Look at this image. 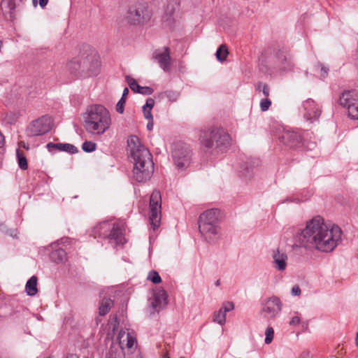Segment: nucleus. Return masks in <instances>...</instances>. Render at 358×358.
<instances>
[{"label":"nucleus","instance_id":"f257e3e1","mask_svg":"<svg viewBox=\"0 0 358 358\" xmlns=\"http://www.w3.org/2000/svg\"><path fill=\"white\" fill-rule=\"evenodd\" d=\"M342 230L336 224L316 215L308 220L297 236L300 245L322 252L333 251L341 241Z\"/></svg>","mask_w":358,"mask_h":358},{"label":"nucleus","instance_id":"f03ea898","mask_svg":"<svg viewBox=\"0 0 358 358\" xmlns=\"http://www.w3.org/2000/svg\"><path fill=\"white\" fill-rule=\"evenodd\" d=\"M127 144L134 164L133 178L138 182H145L150 180L154 172L152 155L136 136H131Z\"/></svg>","mask_w":358,"mask_h":358},{"label":"nucleus","instance_id":"7ed1b4c3","mask_svg":"<svg viewBox=\"0 0 358 358\" xmlns=\"http://www.w3.org/2000/svg\"><path fill=\"white\" fill-rule=\"evenodd\" d=\"M111 117L106 107L101 104L90 106L83 114L85 131L92 135L101 136L110 127Z\"/></svg>","mask_w":358,"mask_h":358},{"label":"nucleus","instance_id":"20e7f679","mask_svg":"<svg viewBox=\"0 0 358 358\" xmlns=\"http://www.w3.org/2000/svg\"><path fill=\"white\" fill-rule=\"evenodd\" d=\"M220 211L212 208L204 211L199 216V230L203 239L209 243H215L221 236L219 222Z\"/></svg>","mask_w":358,"mask_h":358},{"label":"nucleus","instance_id":"39448f33","mask_svg":"<svg viewBox=\"0 0 358 358\" xmlns=\"http://www.w3.org/2000/svg\"><path fill=\"white\" fill-rule=\"evenodd\" d=\"M199 140L201 145L207 150L223 152L230 145V136L222 129L210 127L201 129Z\"/></svg>","mask_w":358,"mask_h":358},{"label":"nucleus","instance_id":"423d86ee","mask_svg":"<svg viewBox=\"0 0 358 358\" xmlns=\"http://www.w3.org/2000/svg\"><path fill=\"white\" fill-rule=\"evenodd\" d=\"M124 224L120 222L112 223L104 221L97 224L93 229L95 236L106 238L113 246L123 245L125 238L123 234Z\"/></svg>","mask_w":358,"mask_h":358},{"label":"nucleus","instance_id":"0eeeda50","mask_svg":"<svg viewBox=\"0 0 358 358\" xmlns=\"http://www.w3.org/2000/svg\"><path fill=\"white\" fill-rule=\"evenodd\" d=\"M150 18V13L147 4L136 2L129 6L124 19L127 23L132 25H138L146 22Z\"/></svg>","mask_w":358,"mask_h":358},{"label":"nucleus","instance_id":"6e6552de","mask_svg":"<svg viewBox=\"0 0 358 358\" xmlns=\"http://www.w3.org/2000/svg\"><path fill=\"white\" fill-rule=\"evenodd\" d=\"M172 157L178 169L187 168L192 161V150L189 145L185 143L176 144L172 151Z\"/></svg>","mask_w":358,"mask_h":358},{"label":"nucleus","instance_id":"1a4fd4ad","mask_svg":"<svg viewBox=\"0 0 358 358\" xmlns=\"http://www.w3.org/2000/svg\"><path fill=\"white\" fill-rule=\"evenodd\" d=\"M162 199L161 194L158 190H154L150 199L149 220L150 225L155 231L161 222Z\"/></svg>","mask_w":358,"mask_h":358},{"label":"nucleus","instance_id":"9d476101","mask_svg":"<svg viewBox=\"0 0 358 358\" xmlns=\"http://www.w3.org/2000/svg\"><path fill=\"white\" fill-rule=\"evenodd\" d=\"M80 63L78 64L81 68L80 77H89L96 75L100 66L99 61L96 54L82 55Z\"/></svg>","mask_w":358,"mask_h":358},{"label":"nucleus","instance_id":"9b49d317","mask_svg":"<svg viewBox=\"0 0 358 358\" xmlns=\"http://www.w3.org/2000/svg\"><path fill=\"white\" fill-rule=\"evenodd\" d=\"M52 121L50 117L42 116L29 124L27 134L29 136H41L51 129Z\"/></svg>","mask_w":358,"mask_h":358},{"label":"nucleus","instance_id":"f8f14e48","mask_svg":"<svg viewBox=\"0 0 358 358\" xmlns=\"http://www.w3.org/2000/svg\"><path fill=\"white\" fill-rule=\"evenodd\" d=\"M339 103L347 108L348 116L350 119L358 120V99L354 98L350 92H345L341 94Z\"/></svg>","mask_w":358,"mask_h":358},{"label":"nucleus","instance_id":"ddd939ff","mask_svg":"<svg viewBox=\"0 0 358 358\" xmlns=\"http://www.w3.org/2000/svg\"><path fill=\"white\" fill-rule=\"evenodd\" d=\"M152 59L164 71L170 70L171 57L169 47H163L162 48L155 50L152 53Z\"/></svg>","mask_w":358,"mask_h":358},{"label":"nucleus","instance_id":"4468645a","mask_svg":"<svg viewBox=\"0 0 358 358\" xmlns=\"http://www.w3.org/2000/svg\"><path fill=\"white\" fill-rule=\"evenodd\" d=\"M281 310V304L277 297H271L264 303L262 314L264 318L271 320L275 318Z\"/></svg>","mask_w":358,"mask_h":358},{"label":"nucleus","instance_id":"2eb2a0df","mask_svg":"<svg viewBox=\"0 0 358 358\" xmlns=\"http://www.w3.org/2000/svg\"><path fill=\"white\" fill-rule=\"evenodd\" d=\"M280 142L291 148H299L303 145L302 136L296 131H283L279 136Z\"/></svg>","mask_w":358,"mask_h":358},{"label":"nucleus","instance_id":"dca6fc26","mask_svg":"<svg viewBox=\"0 0 358 358\" xmlns=\"http://www.w3.org/2000/svg\"><path fill=\"white\" fill-rule=\"evenodd\" d=\"M302 106L304 110L303 116L308 120H316L321 115L320 108L311 99L304 101Z\"/></svg>","mask_w":358,"mask_h":358},{"label":"nucleus","instance_id":"f3484780","mask_svg":"<svg viewBox=\"0 0 358 358\" xmlns=\"http://www.w3.org/2000/svg\"><path fill=\"white\" fill-rule=\"evenodd\" d=\"M168 303L167 294L164 289L155 292L151 307L155 312H159L164 308Z\"/></svg>","mask_w":358,"mask_h":358},{"label":"nucleus","instance_id":"a211bd4d","mask_svg":"<svg viewBox=\"0 0 358 358\" xmlns=\"http://www.w3.org/2000/svg\"><path fill=\"white\" fill-rule=\"evenodd\" d=\"M273 267L280 271H285L287 266L288 257L285 252L277 249L273 254Z\"/></svg>","mask_w":358,"mask_h":358},{"label":"nucleus","instance_id":"6ab92c4d","mask_svg":"<svg viewBox=\"0 0 358 358\" xmlns=\"http://www.w3.org/2000/svg\"><path fill=\"white\" fill-rule=\"evenodd\" d=\"M234 308V306L232 302H224L220 310L214 313L213 321L220 325H223L226 322V313L232 310Z\"/></svg>","mask_w":358,"mask_h":358},{"label":"nucleus","instance_id":"aec40b11","mask_svg":"<svg viewBox=\"0 0 358 358\" xmlns=\"http://www.w3.org/2000/svg\"><path fill=\"white\" fill-rule=\"evenodd\" d=\"M46 148L48 151L51 152L57 150L59 152H65L69 154H76L78 152V148L75 145L70 143H54L50 142L46 145Z\"/></svg>","mask_w":358,"mask_h":358},{"label":"nucleus","instance_id":"412c9836","mask_svg":"<svg viewBox=\"0 0 358 358\" xmlns=\"http://www.w3.org/2000/svg\"><path fill=\"white\" fill-rule=\"evenodd\" d=\"M119 344L122 349L127 348L128 349L131 348L135 343L136 340L129 332L121 330L117 336Z\"/></svg>","mask_w":358,"mask_h":358},{"label":"nucleus","instance_id":"4be33fe9","mask_svg":"<svg viewBox=\"0 0 358 358\" xmlns=\"http://www.w3.org/2000/svg\"><path fill=\"white\" fill-rule=\"evenodd\" d=\"M1 9L5 17L12 20L14 17V11L15 9V1L2 0L1 3Z\"/></svg>","mask_w":358,"mask_h":358},{"label":"nucleus","instance_id":"5701e85b","mask_svg":"<svg viewBox=\"0 0 358 358\" xmlns=\"http://www.w3.org/2000/svg\"><path fill=\"white\" fill-rule=\"evenodd\" d=\"M80 60H81V55L73 58L66 64L69 71L71 74L75 75L76 76L80 77L81 68H80L79 66L78 65V64L80 63Z\"/></svg>","mask_w":358,"mask_h":358},{"label":"nucleus","instance_id":"b1692460","mask_svg":"<svg viewBox=\"0 0 358 358\" xmlns=\"http://www.w3.org/2000/svg\"><path fill=\"white\" fill-rule=\"evenodd\" d=\"M25 291L27 295L33 296H35L38 292L37 289V277L35 275L31 276L26 283Z\"/></svg>","mask_w":358,"mask_h":358},{"label":"nucleus","instance_id":"393cba45","mask_svg":"<svg viewBox=\"0 0 358 358\" xmlns=\"http://www.w3.org/2000/svg\"><path fill=\"white\" fill-rule=\"evenodd\" d=\"M114 305V301L109 298H103L101 300L99 308V315L100 316L106 315Z\"/></svg>","mask_w":358,"mask_h":358},{"label":"nucleus","instance_id":"a878e982","mask_svg":"<svg viewBox=\"0 0 358 358\" xmlns=\"http://www.w3.org/2000/svg\"><path fill=\"white\" fill-rule=\"evenodd\" d=\"M229 54L228 49L226 45H221L215 52L216 59L221 62H224L227 59V57Z\"/></svg>","mask_w":358,"mask_h":358},{"label":"nucleus","instance_id":"bb28decb","mask_svg":"<svg viewBox=\"0 0 358 358\" xmlns=\"http://www.w3.org/2000/svg\"><path fill=\"white\" fill-rule=\"evenodd\" d=\"M51 259L57 263L62 262L66 259V252L62 249L56 250L52 252Z\"/></svg>","mask_w":358,"mask_h":358},{"label":"nucleus","instance_id":"cd10ccee","mask_svg":"<svg viewBox=\"0 0 358 358\" xmlns=\"http://www.w3.org/2000/svg\"><path fill=\"white\" fill-rule=\"evenodd\" d=\"M129 93V90L127 87H125L123 90V93L121 99L119 100L116 105V110L117 113L122 114L124 113V106L126 102V96Z\"/></svg>","mask_w":358,"mask_h":358},{"label":"nucleus","instance_id":"c85d7f7f","mask_svg":"<svg viewBox=\"0 0 358 358\" xmlns=\"http://www.w3.org/2000/svg\"><path fill=\"white\" fill-rule=\"evenodd\" d=\"M17 157L18 160L19 167L22 170H27L28 169V164L26 157L23 153L20 152L19 150H17Z\"/></svg>","mask_w":358,"mask_h":358},{"label":"nucleus","instance_id":"c756f323","mask_svg":"<svg viewBox=\"0 0 358 358\" xmlns=\"http://www.w3.org/2000/svg\"><path fill=\"white\" fill-rule=\"evenodd\" d=\"M96 145L92 141H85L82 145V149L86 152H92L96 150Z\"/></svg>","mask_w":358,"mask_h":358},{"label":"nucleus","instance_id":"7c9ffc66","mask_svg":"<svg viewBox=\"0 0 358 358\" xmlns=\"http://www.w3.org/2000/svg\"><path fill=\"white\" fill-rule=\"evenodd\" d=\"M126 78L130 89L134 92L138 93L141 86L138 84L136 80L129 76H127Z\"/></svg>","mask_w":358,"mask_h":358},{"label":"nucleus","instance_id":"2f4dec72","mask_svg":"<svg viewBox=\"0 0 358 358\" xmlns=\"http://www.w3.org/2000/svg\"><path fill=\"white\" fill-rule=\"evenodd\" d=\"M165 96L171 102H175L179 98L180 94L173 90H167L164 92Z\"/></svg>","mask_w":358,"mask_h":358},{"label":"nucleus","instance_id":"473e14b6","mask_svg":"<svg viewBox=\"0 0 358 358\" xmlns=\"http://www.w3.org/2000/svg\"><path fill=\"white\" fill-rule=\"evenodd\" d=\"M265 343L266 344H270L273 339L274 336V330L272 327H268L266 328L265 331Z\"/></svg>","mask_w":358,"mask_h":358},{"label":"nucleus","instance_id":"72a5a7b5","mask_svg":"<svg viewBox=\"0 0 358 358\" xmlns=\"http://www.w3.org/2000/svg\"><path fill=\"white\" fill-rule=\"evenodd\" d=\"M148 279L155 284L159 283L162 280L159 273L155 271H152L149 273Z\"/></svg>","mask_w":358,"mask_h":358},{"label":"nucleus","instance_id":"f704fd0d","mask_svg":"<svg viewBox=\"0 0 358 358\" xmlns=\"http://www.w3.org/2000/svg\"><path fill=\"white\" fill-rule=\"evenodd\" d=\"M271 105V101L270 99L266 98L263 99L260 101V108L262 111H266L268 110L269 107Z\"/></svg>","mask_w":358,"mask_h":358},{"label":"nucleus","instance_id":"c9c22d12","mask_svg":"<svg viewBox=\"0 0 358 358\" xmlns=\"http://www.w3.org/2000/svg\"><path fill=\"white\" fill-rule=\"evenodd\" d=\"M154 90L150 87H140L138 93L143 95H150L153 93Z\"/></svg>","mask_w":358,"mask_h":358},{"label":"nucleus","instance_id":"e433bc0d","mask_svg":"<svg viewBox=\"0 0 358 358\" xmlns=\"http://www.w3.org/2000/svg\"><path fill=\"white\" fill-rule=\"evenodd\" d=\"M318 68L320 69V77L325 78L328 74L329 69L322 64H318Z\"/></svg>","mask_w":358,"mask_h":358},{"label":"nucleus","instance_id":"4c0bfd02","mask_svg":"<svg viewBox=\"0 0 358 358\" xmlns=\"http://www.w3.org/2000/svg\"><path fill=\"white\" fill-rule=\"evenodd\" d=\"M262 87V92L264 94V95L267 97L269 95V87L268 85H265V84H262V83H259L258 85H257V88L258 90H260V87Z\"/></svg>","mask_w":358,"mask_h":358},{"label":"nucleus","instance_id":"58836bf2","mask_svg":"<svg viewBox=\"0 0 358 358\" xmlns=\"http://www.w3.org/2000/svg\"><path fill=\"white\" fill-rule=\"evenodd\" d=\"M155 105V100L152 98H148L145 104L143 106V108L152 110Z\"/></svg>","mask_w":358,"mask_h":358},{"label":"nucleus","instance_id":"ea45409f","mask_svg":"<svg viewBox=\"0 0 358 358\" xmlns=\"http://www.w3.org/2000/svg\"><path fill=\"white\" fill-rule=\"evenodd\" d=\"M143 112L145 119H148L149 120H153L151 110L143 107Z\"/></svg>","mask_w":358,"mask_h":358},{"label":"nucleus","instance_id":"a19ab883","mask_svg":"<svg viewBox=\"0 0 358 358\" xmlns=\"http://www.w3.org/2000/svg\"><path fill=\"white\" fill-rule=\"evenodd\" d=\"M285 60L287 62L286 66H282L284 70H291L293 67V64L289 57H285Z\"/></svg>","mask_w":358,"mask_h":358},{"label":"nucleus","instance_id":"79ce46f5","mask_svg":"<svg viewBox=\"0 0 358 358\" xmlns=\"http://www.w3.org/2000/svg\"><path fill=\"white\" fill-rule=\"evenodd\" d=\"M301 319L299 316H294L292 318V320L289 322V324L294 326L297 325L300 323Z\"/></svg>","mask_w":358,"mask_h":358},{"label":"nucleus","instance_id":"37998d69","mask_svg":"<svg viewBox=\"0 0 358 358\" xmlns=\"http://www.w3.org/2000/svg\"><path fill=\"white\" fill-rule=\"evenodd\" d=\"M292 293L293 295H299L301 294V289L299 286H294L292 289Z\"/></svg>","mask_w":358,"mask_h":358},{"label":"nucleus","instance_id":"c03bdc74","mask_svg":"<svg viewBox=\"0 0 358 358\" xmlns=\"http://www.w3.org/2000/svg\"><path fill=\"white\" fill-rule=\"evenodd\" d=\"M299 358H313L312 355H310V352L308 351H303L301 352V354L299 355Z\"/></svg>","mask_w":358,"mask_h":358},{"label":"nucleus","instance_id":"a18cd8bd","mask_svg":"<svg viewBox=\"0 0 358 358\" xmlns=\"http://www.w3.org/2000/svg\"><path fill=\"white\" fill-rule=\"evenodd\" d=\"M36 0H33L34 3ZM49 0H39V5L41 8H44L48 3Z\"/></svg>","mask_w":358,"mask_h":358},{"label":"nucleus","instance_id":"49530a36","mask_svg":"<svg viewBox=\"0 0 358 358\" xmlns=\"http://www.w3.org/2000/svg\"><path fill=\"white\" fill-rule=\"evenodd\" d=\"M153 125H154V124H153V120H150V121L148 122V124H147V129H148V130H149V131L152 130V129H153Z\"/></svg>","mask_w":358,"mask_h":358},{"label":"nucleus","instance_id":"de8ad7c7","mask_svg":"<svg viewBox=\"0 0 358 358\" xmlns=\"http://www.w3.org/2000/svg\"><path fill=\"white\" fill-rule=\"evenodd\" d=\"M4 144V136L0 132V148H1Z\"/></svg>","mask_w":358,"mask_h":358},{"label":"nucleus","instance_id":"09e8293b","mask_svg":"<svg viewBox=\"0 0 358 358\" xmlns=\"http://www.w3.org/2000/svg\"><path fill=\"white\" fill-rule=\"evenodd\" d=\"M314 146H315V143H311L310 144V145H307V147H306V148H307L308 149H310H310H313V148H314Z\"/></svg>","mask_w":358,"mask_h":358},{"label":"nucleus","instance_id":"8fccbe9b","mask_svg":"<svg viewBox=\"0 0 358 358\" xmlns=\"http://www.w3.org/2000/svg\"><path fill=\"white\" fill-rule=\"evenodd\" d=\"M220 280H217L216 282H215V286H220Z\"/></svg>","mask_w":358,"mask_h":358},{"label":"nucleus","instance_id":"3c124183","mask_svg":"<svg viewBox=\"0 0 358 358\" xmlns=\"http://www.w3.org/2000/svg\"><path fill=\"white\" fill-rule=\"evenodd\" d=\"M356 345L358 346V333L357 334L356 336Z\"/></svg>","mask_w":358,"mask_h":358},{"label":"nucleus","instance_id":"603ef678","mask_svg":"<svg viewBox=\"0 0 358 358\" xmlns=\"http://www.w3.org/2000/svg\"><path fill=\"white\" fill-rule=\"evenodd\" d=\"M66 358H73V356L72 355H68Z\"/></svg>","mask_w":358,"mask_h":358},{"label":"nucleus","instance_id":"864d4df0","mask_svg":"<svg viewBox=\"0 0 358 358\" xmlns=\"http://www.w3.org/2000/svg\"><path fill=\"white\" fill-rule=\"evenodd\" d=\"M180 358H185L184 357H180Z\"/></svg>","mask_w":358,"mask_h":358},{"label":"nucleus","instance_id":"5fc2aeb1","mask_svg":"<svg viewBox=\"0 0 358 358\" xmlns=\"http://www.w3.org/2000/svg\"><path fill=\"white\" fill-rule=\"evenodd\" d=\"M48 358H52V357H48Z\"/></svg>","mask_w":358,"mask_h":358}]
</instances>
